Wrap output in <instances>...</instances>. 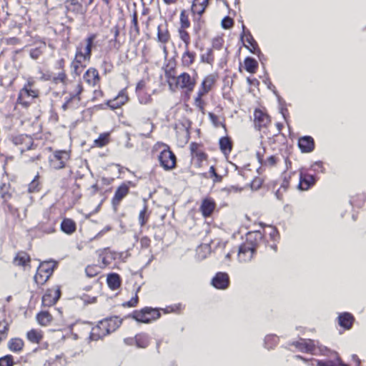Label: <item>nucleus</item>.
I'll list each match as a JSON object with an SVG mask.
<instances>
[{
  "instance_id": "obj_46",
  "label": "nucleus",
  "mask_w": 366,
  "mask_h": 366,
  "mask_svg": "<svg viewBox=\"0 0 366 366\" xmlns=\"http://www.w3.org/2000/svg\"><path fill=\"white\" fill-rule=\"evenodd\" d=\"M7 346L10 351L19 353L23 350L24 347V342L19 337L11 338L8 342Z\"/></svg>"
},
{
  "instance_id": "obj_34",
  "label": "nucleus",
  "mask_w": 366,
  "mask_h": 366,
  "mask_svg": "<svg viewBox=\"0 0 366 366\" xmlns=\"http://www.w3.org/2000/svg\"><path fill=\"white\" fill-rule=\"evenodd\" d=\"M212 285L219 290H224L229 285V278L227 273L217 272L212 280Z\"/></svg>"
},
{
  "instance_id": "obj_32",
  "label": "nucleus",
  "mask_w": 366,
  "mask_h": 366,
  "mask_svg": "<svg viewBox=\"0 0 366 366\" xmlns=\"http://www.w3.org/2000/svg\"><path fill=\"white\" fill-rule=\"evenodd\" d=\"M89 61V59H87L84 56H82L81 54H79L78 52L75 51L74 59L71 63V68L73 73L77 76H79L82 69L86 67V65L83 64V62Z\"/></svg>"
},
{
  "instance_id": "obj_35",
  "label": "nucleus",
  "mask_w": 366,
  "mask_h": 366,
  "mask_svg": "<svg viewBox=\"0 0 366 366\" xmlns=\"http://www.w3.org/2000/svg\"><path fill=\"white\" fill-rule=\"evenodd\" d=\"M298 147L302 152H312L315 147L314 139L311 136H304L298 139Z\"/></svg>"
},
{
  "instance_id": "obj_63",
  "label": "nucleus",
  "mask_w": 366,
  "mask_h": 366,
  "mask_svg": "<svg viewBox=\"0 0 366 366\" xmlns=\"http://www.w3.org/2000/svg\"><path fill=\"white\" fill-rule=\"evenodd\" d=\"M14 357L11 355H6L0 357V366H14Z\"/></svg>"
},
{
  "instance_id": "obj_62",
  "label": "nucleus",
  "mask_w": 366,
  "mask_h": 366,
  "mask_svg": "<svg viewBox=\"0 0 366 366\" xmlns=\"http://www.w3.org/2000/svg\"><path fill=\"white\" fill-rule=\"evenodd\" d=\"M310 169L314 171L315 173H325V168L324 167V163L322 161H317L314 162L311 167Z\"/></svg>"
},
{
  "instance_id": "obj_45",
  "label": "nucleus",
  "mask_w": 366,
  "mask_h": 366,
  "mask_svg": "<svg viewBox=\"0 0 366 366\" xmlns=\"http://www.w3.org/2000/svg\"><path fill=\"white\" fill-rule=\"evenodd\" d=\"M36 320L39 325L46 327L51 325L53 316L48 311L41 310L36 314Z\"/></svg>"
},
{
  "instance_id": "obj_47",
  "label": "nucleus",
  "mask_w": 366,
  "mask_h": 366,
  "mask_svg": "<svg viewBox=\"0 0 366 366\" xmlns=\"http://www.w3.org/2000/svg\"><path fill=\"white\" fill-rule=\"evenodd\" d=\"M243 67L247 72L254 74H256L258 70L259 64L255 59L247 56L244 59Z\"/></svg>"
},
{
  "instance_id": "obj_38",
  "label": "nucleus",
  "mask_w": 366,
  "mask_h": 366,
  "mask_svg": "<svg viewBox=\"0 0 366 366\" xmlns=\"http://www.w3.org/2000/svg\"><path fill=\"white\" fill-rule=\"evenodd\" d=\"M36 228L38 231L42 233L47 234H52L56 232V223L55 221L47 217L44 221L39 222Z\"/></svg>"
},
{
  "instance_id": "obj_40",
  "label": "nucleus",
  "mask_w": 366,
  "mask_h": 366,
  "mask_svg": "<svg viewBox=\"0 0 366 366\" xmlns=\"http://www.w3.org/2000/svg\"><path fill=\"white\" fill-rule=\"evenodd\" d=\"M60 229L67 235H71L76 231V223L71 218L64 217L60 224Z\"/></svg>"
},
{
  "instance_id": "obj_18",
  "label": "nucleus",
  "mask_w": 366,
  "mask_h": 366,
  "mask_svg": "<svg viewBox=\"0 0 366 366\" xmlns=\"http://www.w3.org/2000/svg\"><path fill=\"white\" fill-rule=\"evenodd\" d=\"M10 141L14 145L19 147L21 153L34 148V142L32 138L26 134L13 135L10 137Z\"/></svg>"
},
{
  "instance_id": "obj_41",
  "label": "nucleus",
  "mask_w": 366,
  "mask_h": 366,
  "mask_svg": "<svg viewBox=\"0 0 366 366\" xmlns=\"http://www.w3.org/2000/svg\"><path fill=\"white\" fill-rule=\"evenodd\" d=\"M107 284L111 290H117L122 285V277L118 273H109L107 277Z\"/></svg>"
},
{
  "instance_id": "obj_61",
  "label": "nucleus",
  "mask_w": 366,
  "mask_h": 366,
  "mask_svg": "<svg viewBox=\"0 0 366 366\" xmlns=\"http://www.w3.org/2000/svg\"><path fill=\"white\" fill-rule=\"evenodd\" d=\"M278 337L277 335H267L264 339L265 347L267 349H272L278 344Z\"/></svg>"
},
{
  "instance_id": "obj_17",
  "label": "nucleus",
  "mask_w": 366,
  "mask_h": 366,
  "mask_svg": "<svg viewBox=\"0 0 366 366\" xmlns=\"http://www.w3.org/2000/svg\"><path fill=\"white\" fill-rule=\"evenodd\" d=\"M129 99L127 87H124L119 92L115 97L108 99L104 104L111 110L114 111L122 108L129 102Z\"/></svg>"
},
{
  "instance_id": "obj_5",
  "label": "nucleus",
  "mask_w": 366,
  "mask_h": 366,
  "mask_svg": "<svg viewBox=\"0 0 366 366\" xmlns=\"http://www.w3.org/2000/svg\"><path fill=\"white\" fill-rule=\"evenodd\" d=\"M252 125L255 131L265 135L269 134L272 119L268 110L264 107H257L253 111Z\"/></svg>"
},
{
  "instance_id": "obj_23",
  "label": "nucleus",
  "mask_w": 366,
  "mask_h": 366,
  "mask_svg": "<svg viewBox=\"0 0 366 366\" xmlns=\"http://www.w3.org/2000/svg\"><path fill=\"white\" fill-rule=\"evenodd\" d=\"M197 54L190 46H184L180 57V65L184 69H189L197 61Z\"/></svg>"
},
{
  "instance_id": "obj_29",
  "label": "nucleus",
  "mask_w": 366,
  "mask_h": 366,
  "mask_svg": "<svg viewBox=\"0 0 366 366\" xmlns=\"http://www.w3.org/2000/svg\"><path fill=\"white\" fill-rule=\"evenodd\" d=\"M210 92L208 89L199 84L196 96L194 98V107L201 112L204 113L207 102L204 97Z\"/></svg>"
},
{
  "instance_id": "obj_30",
  "label": "nucleus",
  "mask_w": 366,
  "mask_h": 366,
  "mask_svg": "<svg viewBox=\"0 0 366 366\" xmlns=\"http://www.w3.org/2000/svg\"><path fill=\"white\" fill-rule=\"evenodd\" d=\"M256 157L261 167L264 169L275 167L280 162V158L277 154L270 155L267 158H264V154L260 152H257Z\"/></svg>"
},
{
  "instance_id": "obj_44",
  "label": "nucleus",
  "mask_w": 366,
  "mask_h": 366,
  "mask_svg": "<svg viewBox=\"0 0 366 366\" xmlns=\"http://www.w3.org/2000/svg\"><path fill=\"white\" fill-rule=\"evenodd\" d=\"M26 337L33 344H39L44 338V332L39 329H31L26 332Z\"/></svg>"
},
{
  "instance_id": "obj_9",
  "label": "nucleus",
  "mask_w": 366,
  "mask_h": 366,
  "mask_svg": "<svg viewBox=\"0 0 366 366\" xmlns=\"http://www.w3.org/2000/svg\"><path fill=\"white\" fill-rule=\"evenodd\" d=\"M129 317L138 322L149 324L159 319L161 312L159 308L144 307L140 310H134Z\"/></svg>"
},
{
  "instance_id": "obj_27",
  "label": "nucleus",
  "mask_w": 366,
  "mask_h": 366,
  "mask_svg": "<svg viewBox=\"0 0 366 366\" xmlns=\"http://www.w3.org/2000/svg\"><path fill=\"white\" fill-rule=\"evenodd\" d=\"M13 264L16 267L31 269V258L29 253L25 251H19L13 259Z\"/></svg>"
},
{
  "instance_id": "obj_16",
  "label": "nucleus",
  "mask_w": 366,
  "mask_h": 366,
  "mask_svg": "<svg viewBox=\"0 0 366 366\" xmlns=\"http://www.w3.org/2000/svg\"><path fill=\"white\" fill-rule=\"evenodd\" d=\"M60 285H54L48 288L41 297V305L44 307H51L59 300L61 295Z\"/></svg>"
},
{
  "instance_id": "obj_8",
  "label": "nucleus",
  "mask_w": 366,
  "mask_h": 366,
  "mask_svg": "<svg viewBox=\"0 0 366 366\" xmlns=\"http://www.w3.org/2000/svg\"><path fill=\"white\" fill-rule=\"evenodd\" d=\"M56 268V264L52 261L41 262L38 266L36 273L34 276V281L36 285L40 287L44 285Z\"/></svg>"
},
{
  "instance_id": "obj_25",
  "label": "nucleus",
  "mask_w": 366,
  "mask_h": 366,
  "mask_svg": "<svg viewBox=\"0 0 366 366\" xmlns=\"http://www.w3.org/2000/svg\"><path fill=\"white\" fill-rule=\"evenodd\" d=\"M54 67L56 69H58L59 71L56 75H55V78L54 81H61V84L64 86H67L69 84V78L66 74V61L64 58H60L56 61Z\"/></svg>"
},
{
  "instance_id": "obj_60",
  "label": "nucleus",
  "mask_w": 366,
  "mask_h": 366,
  "mask_svg": "<svg viewBox=\"0 0 366 366\" xmlns=\"http://www.w3.org/2000/svg\"><path fill=\"white\" fill-rule=\"evenodd\" d=\"M141 290V287H138L135 292V295L132 297L129 301L122 303L124 307H137L139 303L138 293Z\"/></svg>"
},
{
  "instance_id": "obj_22",
  "label": "nucleus",
  "mask_w": 366,
  "mask_h": 366,
  "mask_svg": "<svg viewBox=\"0 0 366 366\" xmlns=\"http://www.w3.org/2000/svg\"><path fill=\"white\" fill-rule=\"evenodd\" d=\"M323 352L328 355L330 359L320 360L318 364L320 366H348L342 362L339 354L337 352L330 351L326 347L323 348Z\"/></svg>"
},
{
  "instance_id": "obj_50",
  "label": "nucleus",
  "mask_w": 366,
  "mask_h": 366,
  "mask_svg": "<svg viewBox=\"0 0 366 366\" xmlns=\"http://www.w3.org/2000/svg\"><path fill=\"white\" fill-rule=\"evenodd\" d=\"M136 345L140 348H146L150 343L149 335L145 332H140L134 337Z\"/></svg>"
},
{
  "instance_id": "obj_56",
  "label": "nucleus",
  "mask_w": 366,
  "mask_h": 366,
  "mask_svg": "<svg viewBox=\"0 0 366 366\" xmlns=\"http://www.w3.org/2000/svg\"><path fill=\"white\" fill-rule=\"evenodd\" d=\"M191 22L189 17L188 11L182 9L179 14V26L178 28H189Z\"/></svg>"
},
{
  "instance_id": "obj_3",
  "label": "nucleus",
  "mask_w": 366,
  "mask_h": 366,
  "mask_svg": "<svg viewBox=\"0 0 366 366\" xmlns=\"http://www.w3.org/2000/svg\"><path fill=\"white\" fill-rule=\"evenodd\" d=\"M152 154L157 157L160 167L165 171L172 170L177 166V157L170 147L165 143H155L152 148Z\"/></svg>"
},
{
  "instance_id": "obj_52",
  "label": "nucleus",
  "mask_w": 366,
  "mask_h": 366,
  "mask_svg": "<svg viewBox=\"0 0 366 366\" xmlns=\"http://www.w3.org/2000/svg\"><path fill=\"white\" fill-rule=\"evenodd\" d=\"M188 28H178L177 33L179 39L183 42L184 46H190L191 35L187 31Z\"/></svg>"
},
{
  "instance_id": "obj_53",
  "label": "nucleus",
  "mask_w": 366,
  "mask_h": 366,
  "mask_svg": "<svg viewBox=\"0 0 366 366\" xmlns=\"http://www.w3.org/2000/svg\"><path fill=\"white\" fill-rule=\"evenodd\" d=\"M102 269H104V268L102 267L101 265H98L96 264H88L85 267L84 271H85V274L87 277L92 278V277H95L96 276H97L101 272V270Z\"/></svg>"
},
{
  "instance_id": "obj_13",
  "label": "nucleus",
  "mask_w": 366,
  "mask_h": 366,
  "mask_svg": "<svg viewBox=\"0 0 366 366\" xmlns=\"http://www.w3.org/2000/svg\"><path fill=\"white\" fill-rule=\"evenodd\" d=\"M292 346H294L298 351L304 353H308L313 355H326L323 350L317 347L315 341L311 339L301 338L297 341L292 342Z\"/></svg>"
},
{
  "instance_id": "obj_4",
  "label": "nucleus",
  "mask_w": 366,
  "mask_h": 366,
  "mask_svg": "<svg viewBox=\"0 0 366 366\" xmlns=\"http://www.w3.org/2000/svg\"><path fill=\"white\" fill-rule=\"evenodd\" d=\"M123 319L118 316H112L100 320L92 328L89 337L91 340L97 341L115 332L122 324Z\"/></svg>"
},
{
  "instance_id": "obj_21",
  "label": "nucleus",
  "mask_w": 366,
  "mask_h": 366,
  "mask_svg": "<svg viewBox=\"0 0 366 366\" xmlns=\"http://www.w3.org/2000/svg\"><path fill=\"white\" fill-rule=\"evenodd\" d=\"M98 255V262L104 269L109 266L117 259V253L106 247L97 251Z\"/></svg>"
},
{
  "instance_id": "obj_7",
  "label": "nucleus",
  "mask_w": 366,
  "mask_h": 366,
  "mask_svg": "<svg viewBox=\"0 0 366 366\" xmlns=\"http://www.w3.org/2000/svg\"><path fill=\"white\" fill-rule=\"evenodd\" d=\"M84 92L82 82L79 80L73 84L71 89L69 92V96L64 98V102L61 106L63 111H74L79 109L82 100L81 94Z\"/></svg>"
},
{
  "instance_id": "obj_14",
  "label": "nucleus",
  "mask_w": 366,
  "mask_h": 366,
  "mask_svg": "<svg viewBox=\"0 0 366 366\" xmlns=\"http://www.w3.org/2000/svg\"><path fill=\"white\" fill-rule=\"evenodd\" d=\"M39 89H29L26 87H22L19 92L16 104L20 105L24 109H27L31 106L33 100L39 98Z\"/></svg>"
},
{
  "instance_id": "obj_51",
  "label": "nucleus",
  "mask_w": 366,
  "mask_h": 366,
  "mask_svg": "<svg viewBox=\"0 0 366 366\" xmlns=\"http://www.w3.org/2000/svg\"><path fill=\"white\" fill-rule=\"evenodd\" d=\"M111 141L110 134L104 132L99 134L97 139L94 141L93 147L102 148L107 146Z\"/></svg>"
},
{
  "instance_id": "obj_10",
  "label": "nucleus",
  "mask_w": 366,
  "mask_h": 366,
  "mask_svg": "<svg viewBox=\"0 0 366 366\" xmlns=\"http://www.w3.org/2000/svg\"><path fill=\"white\" fill-rule=\"evenodd\" d=\"M189 148L191 156V163L194 164L196 168L202 167L203 163L208 159V154L204 151V144L202 143L192 142L189 144Z\"/></svg>"
},
{
  "instance_id": "obj_19",
  "label": "nucleus",
  "mask_w": 366,
  "mask_h": 366,
  "mask_svg": "<svg viewBox=\"0 0 366 366\" xmlns=\"http://www.w3.org/2000/svg\"><path fill=\"white\" fill-rule=\"evenodd\" d=\"M97 38V34L89 33L84 39L85 46L83 47L81 45L76 46V51L79 54H81L87 59H91L92 54V49L95 46L94 41Z\"/></svg>"
},
{
  "instance_id": "obj_64",
  "label": "nucleus",
  "mask_w": 366,
  "mask_h": 366,
  "mask_svg": "<svg viewBox=\"0 0 366 366\" xmlns=\"http://www.w3.org/2000/svg\"><path fill=\"white\" fill-rule=\"evenodd\" d=\"M295 358L302 360L307 366H320L318 364V361H320V360H316L314 358L307 359L301 355H296Z\"/></svg>"
},
{
  "instance_id": "obj_37",
  "label": "nucleus",
  "mask_w": 366,
  "mask_h": 366,
  "mask_svg": "<svg viewBox=\"0 0 366 366\" xmlns=\"http://www.w3.org/2000/svg\"><path fill=\"white\" fill-rule=\"evenodd\" d=\"M157 41L164 44L163 49L166 54H167V49L166 44L171 39L170 32L167 28V25H165L164 28H162V25L157 26Z\"/></svg>"
},
{
  "instance_id": "obj_11",
  "label": "nucleus",
  "mask_w": 366,
  "mask_h": 366,
  "mask_svg": "<svg viewBox=\"0 0 366 366\" xmlns=\"http://www.w3.org/2000/svg\"><path fill=\"white\" fill-rule=\"evenodd\" d=\"M262 243L264 244L265 250L272 251L273 253L277 252V242L280 239V234L277 229L273 226H269L264 229Z\"/></svg>"
},
{
  "instance_id": "obj_15",
  "label": "nucleus",
  "mask_w": 366,
  "mask_h": 366,
  "mask_svg": "<svg viewBox=\"0 0 366 366\" xmlns=\"http://www.w3.org/2000/svg\"><path fill=\"white\" fill-rule=\"evenodd\" d=\"M242 32L240 35V39L243 42L244 46L247 48L251 53L259 56L262 52L257 42L254 39L249 30L247 29L244 24H242Z\"/></svg>"
},
{
  "instance_id": "obj_55",
  "label": "nucleus",
  "mask_w": 366,
  "mask_h": 366,
  "mask_svg": "<svg viewBox=\"0 0 366 366\" xmlns=\"http://www.w3.org/2000/svg\"><path fill=\"white\" fill-rule=\"evenodd\" d=\"M48 366H64L66 363V357L64 354L56 355L54 357H50L47 361Z\"/></svg>"
},
{
  "instance_id": "obj_36",
  "label": "nucleus",
  "mask_w": 366,
  "mask_h": 366,
  "mask_svg": "<svg viewBox=\"0 0 366 366\" xmlns=\"http://www.w3.org/2000/svg\"><path fill=\"white\" fill-rule=\"evenodd\" d=\"M218 80L219 74L217 72L210 73L203 77L200 85L211 92L215 89Z\"/></svg>"
},
{
  "instance_id": "obj_2",
  "label": "nucleus",
  "mask_w": 366,
  "mask_h": 366,
  "mask_svg": "<svg viewBox=\"0 0 366 366\" xmlns=\"http://www.w3.org/2000/svg\"><path fill=\"white\" fill-rule=\"evenodd\" d=\"M262 234L259 231L249 232L246 235V240L239 246L238 259L240 262L250 261L261 246Z\"/></svg>"
},
{
  "instance_id": "obj_28",
  "label": "nucleus",
  "mask_w": 366,
  "mask_h": 366,
  "mask_svg": "<svg viewBox=\"0 0 366 366\" xmlns=\"http://www.w3.org/2000/svg\"><path fill=\"white\" fill-rule=\"evenodd\" d=\"M216 207L215 200L211 197H207L202 200L199 211L203 217L208 218L212 216Z\"/></svg>"
},
{
  "instance_id": "obj_57",
  "label": "nucleus",
  "mask_w": 366,
  "mask_h": 366,
  "mask_svg": "<svg viewBox=\"0 0 366 366\" xmlns=\"http://www.w3.org/2000/svg\"><path fill=\"white\" fill-rule=\"evenodd\" d=\"M184 309V305L182 303H176L167 306L164 309H160V311L162 310L164 313H181L182 310Z\"/></svg>"
},
{
  "instance_id": "obj_42",
  "label": "nucleus",
  "mask_w": 366,
  "mask_h": 366,
  "mask_svg": "<svg viewBox=\"0 0 366 366\" xmlns=\"http://www.w3.org/2000/svg\"><path fill=\"white\" fill-rule=\"evenodd\" d=\"M209 1V0H194L191 7L192 14L201 16L208 6Z\"/></svg>"
},
{
  "instance_id": "obj_43",
  "label": "nucleus",
  "mask_w": 366,
  "mask_h": 366,
  "mask_svg": "<svg viewBox=\"0 0 366 366\" xmlns=\"http://www.w3.org/2000/svg\"><path fill=\"white\" fill-rule=\"evenodd\" d=\"M199 60L202 64L213 66L215 61V56L213 49L207 48L204 53L200 54Z\"/></svg>"
},
{
  "instance_id": "obj_54",
  "label": "nucleus",
  "mask_w": 366,
  "mask_h": 366,
  "mask_svg": "<svg viewBox=\"0 0 366 366\" xmlns=\"http://www.w3.org/2000/svg\"><path fill=\"white\" fill-rule=\"evenodd\" d=\"M138 102L140 104H149L153 102L152 94H150L147 90L141 92L136 93Z\"/></svg>"
},
{
  "instance_id": "obj_59",
  "label": "nucleus",
  "mask_w": 366,
  "mask_h": 366,
  "mask_svg": "<svg viewBox=\"0 0 366 366\" xmlns=\"http://www.w3.org/2000/svg\"><path fill=\"white\" fill-rule=\"evenodd\" d=\"M9 325L6 320H0V342L5 340L9 335Z\"/></svg>"
},
{
  "instance_id": "obj_48",
  "label": "nucleus",
  "mask_w": 366,
  "mask_h": 366,
  "mask_svg": "<svg viewBox=\"0 0 366 366\" xmlns=\"http://www.w3.org/2000/svg\"><path fill=\"white\" fill-rule=\"evenodd\" d=\"M151 211L149 209L148 205L144 204L142 209L139 211L138 216L139 224L141 227L145 226L150 218Z\"/></svg>"
},
{
  "instance_id": "obj_6",
  "label": "nucleus",
  "mask_w": 366,
  "mask_h": 366,
  "mask_svg": "<svg viewBox=\"0 0 366 366\" xmlns=\"http://www.w3.org/2000/svg\"><path fill=\"white\" fill-rule=\"evenodd\" d=\"M71 159V152L69 149L54 150L48 157L49 169L58 171L69 167Z\"/></svg>"
},
{
  "instance_id": "obj_20",
  "label": "nucleus",
  "mask_w": 366,
  "mask_h": 366,
  "mask_svg": "<svg viewBox=\"0 0 366 366\" xmlns=\"http://www.w3.org/2000/svg\"><path fill=\"white\" fill-rule=\"evenodd\" d=\"M64 6L66 13H71L76 16L84 15L88 7L86 5H84L81 0H65Z\"/></svg>"
},
{
  "instance_id": "obj_1",
  "label": "nucleus",
  "mask_w": 366,
  "mask_h": 366,
  "mask_svg": "<svg viewBox=\"0 0 366 366\" xmlns=\"http://www.w3.org/2000/svg\"><path fill=\"white\" fill-rule=\"evenodd\" d=\"M164 71L169 89L172 92L182 91L189 97L197 84V73L195 71L194 75H191L187 71H183L177 76L175 64H168L164 67Z\"/></svg>"
},
{
  "instance_id": "obj_31",
  "label": "nucleus",
  "mask_w": 366,
  "mask_h": 366,
  "mask_svg": "<svg viewBox=\"0 0 366 366\" xmlns=\"http://www.w3.org/2000/svg\"><path fill=\"white\" fill-rule=\"evenodd\" d=\"M355 318L352 314L345 312L340 313L337 317L338 325L344 329V330H350L355 322Z\"/></svg>"
},
{
  "instance_id": "obj_26",
  "label": "nucleus",
  "mask_w": 366,
  "mask_h": 366,
  "mask_svg": "<svg viewBox=\"0 0 366 366\" xmlns=\"http://www.w3.org/2000/svg\"><path fill=\"white\" fill-rule=\"evenodd\" d=\"M317 182L315 176L307 172L300 171L299 177L298 189L306 191L312 187Z\"/></svg>"
},
{
  "instance_id": "obj_33",
  "label": "nucleus",
  "mask_w": 366,
  "mask_h": 366,
  "mask_svg": "<svg viewBox=\"0 0 366 366\" xmlns=\"http://www.w3.org/2000/svg\"><path fill=\"white\" fill-rule=\"evenodd\" d=\"M218 144L221 152L226 158H228L234 147L232 138L229 136L222 137L219 139Z\"/></svg>"
},
{
  "instance_id": "obj_49",
  "label": "nucleus",
  "mask_w": 366,
  "mask_h": 366,
  "mask_svg": "<svg viewBox=\"0 0 366 366\" xmlns=\"http://www.w3.org/2000/svg\"><path fill=\"white\" fill-rule=\"evenodd\" d=\"M42 187L41 177L39 172L35 175L31 182L28 184L27 191L29 193H38Z\"/></svg>"
},
{
  "instance_id": "obj_12",
  "label": "nucleus",
  "mask_w": 366,
  "mask_h": 366,
  "mask_svg": "<svg viewBox=\"0 0 366 366\" xmlns=\"http://www.w3.org/2000/svg\"><path fill=\"white\" fill-rule=\"evenodd\" d=\"M132 181H124L116 189L111 199V204L114 210H117L122 200L129 194L130 189L135 187Z\"/></svg>"
},
{
  "instance_id": "obj_58",
  "label": "nucleus",
  "mask_w": 366,
  "mask_h": 366,
  "mask_svg": "<svg viewBox=\"0 0 366 366\" xmlns=\"http://www.w3.org/2000/svg\"><path fill=\"white\" fill-rule=\"evenodd\" d=\"M224 44V39L223 35H217L212 39L211 49L213 50H221Z\"/></svg>"
},
{
  "instance_id": "obj_39",
  "label": "nucleus",
  "mask_w": 366,
  "mask_h": 366,
  "mask_svg": "<svg viewBox=\"0 0 366 366\" xmlns=\"http://www.w3.org/2000/svg\"><path fill=\"white\" fill-rule=\"evenodd\" d=\"M129 35L130 40H135L140 35V28L139 26L138 14L137 11H134L132 15Z\"/></svg>"
},
{
  "instance_id": "obj_24",
  "label": "nucleus",
  "mask_w": 366,
  "mask_h": 366,
  "mask_svg": "<svg viewBox=\"0 0 366 366\" xmlns=\"http://www.w3.org/2000/svg\"><path fill=\"white\" fill-rule=\"evenodd\" d=\"M84 81L92 87H100L101 76L97 69L94 67H89L83 74Z\"/></svg>"
}]
</instances>
